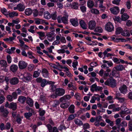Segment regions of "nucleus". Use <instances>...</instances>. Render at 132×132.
I'll return each mask as SVG.
<instances>
[{
	"instance_id": "nucleus-61",
	"label": "nucleus",
	"mask_w": 132,
	"mask_h": 132,
	"mask_svg": "<svg viewBox=\"0 0 132 132\" xmlns=\"http://www.w3.org/2000/svg\"><path fill=\"white\" fill-rule=\"evenodd\" d=\"M97 63L96 62H91L90 64V65L92 67H94L97 65Z\"/></svg>"
},
{
	"instance_id": "nucleus-44",
	"label": "nucleus",
	"mask_w": 132,
	"mask_h": 132,
	"mask_svg": "<svg viewBox=\"0 0 132 132\" xmlns=\"http://www.w3.org/2000/svg\"><path fill=\"white\" fill-rule=\"evenodd\" d=\"M34 28V26H31L30 27V29H28V31L32 33H34L35 31L33 30Z\"/></svg>"
},
{
	"instance_id": "nucleus-50",
	"label": "nucleus",
	"mask_w": 132,
	"mask_h": 132,
	"mask_svg": "<svg viewBox=\"0 0 132 132\" xmlns=\"http://www.w3.org/2000/svg\"><path fill=\"white\" fill-rule=\"evenodd\" d=\"M124 8H122L120 11V14H122L121 15V20H124Z\"/></svg>"
},
{
	"instance_id": "nucleus-63",
	"label": "nucleus",
	"mask_w": 132,
	"mask_h": 132,
	"mask_svg": "<svg viewBox=\"0 0 132 132\" xmlns=\"http://www.w3.org/2000/svg\"><path fill=\"white\" fill-rule=\"evenodd\" d=\"M25 80L27 81H29L30 80L31 78V77L30 75L27 76L26 77H24Z\"/></svg>"
},
{
	"instance_id": "nucleus-12",
	"label": "nucleus",
	"mask_w": 132,
	"mask_h": 132,
	"mask_svg": "<svg viewBox=\"0 0 132 132\" xmlns=\"http://www.w3.org/2000/svg\"><path fill=\"white\" fill-rule=\"evenodd\" d=\"M0 66L1 68H5L7 67V63L6 60H0Z\"/></svg>"
},
{
	"instance_id": "nucleus-18",
	"label": "nucleus",
	"mask_w": 132,
	"mask_h": 132,
	"mask_svg": "<svg viewBox=\"0 0 132 132\" xmlns=\"http://www.w3.org/2000/svg\"><path fill=\"white\" fill-rule=\"evenodd\" d=\"M68 15L66 14L65 16H63L61 18V20L62 22L65 24H67Z\"/></svg>"
},
{
	"instance_id": "nucleus-21",
	"label": "nucleus",
	"mask_w": 132,
	"mask_h": 132,
	"mask_svg": "<svg viewBox=\"0 0 132 132\" xmlns=\"http://www.w3.org/2000/svg\"><path fill=\"white\" fill-rule=\"evenodd\" d=\"M75 108V106L73 104L71 105L68 108L69 112L71 113H74Z\"/></svg>"
},
{
	"instance_id": "nucleus-58",
	"label": "nucleus",
	"mask_w": 132,
	"mask_h": 132,
	"mask_svg": "<svg viewBox=\"0 0 132 132\" xmlns=\"http://www.w3.org/2000/svg\"><path fill=\"white\" fill-rule=\"evenodd\" d=\"M9 113V112L6 109H4V110L3 115L5 117H6Z\"/></svg>"
},
{
	"instance_id": "nucleus-4",
	"label": "nucleus",
	"mask_w": 132,
	"mask_h": 132,
	"mask_svg": "<svg viewBox=\"0 0 132 132\" xmlns=\"http://www.w3.org/2000/svg\"><path fill=\"white\" fill-rule=\"evenodd\" d=\"M19 68L21 69H23L25 68L27 65V63L23 61H20L19 63Z\"/></svg>"
},
{
	"instance_id": "nucleus-13",
	"label": "nucleus",
	"mask_w": 132,
	"mask_h": 132,
	"mask_svg": "<svg viewBox=\"0 0 132 132\" xmlns=\"http://www.w3.org/2000/svg\"><path fill=\"white\" fill-rule=\"evenodd\" d=\"M26 103L30 107H32L33 105V100L29 97H27V98Z\"/></svg>"
},
{
	"instance_id": "nucleus-53",
	"label": "nucleus",
	"mask_w": 132,
	"mask_h": 132,
	"mask_svg": "<svg viewBox=\"0 0 132 132\" xmlns=\"http://www.w3.org/2000/svg\"><path fill=\"white\" fill-rule=\"evenodd\" d=\"M7 100L11 102L13 101V97L11 95H8L7 96Z\"/></svg>"
},
{
	"instance_id": "nucleus-23",
	"label": "nucleus",
	"mask_w": 132,
	"mask_h": 132,
	"mask_svg": "<svg viewBox=\"0 0 132 132\" xmlns=\"http://www.w3.org/2000/svg\"><path fill=\"white\" fill-rule=\"evenodd\" d=\"M16 103L12 102L10 103L9 108L12 109L14 110H15L16 109Z\"/></svg>"
},
{
	"instance_id": "nucleus-8",
	"label": "nucleus",
	"mask_w": 132,
	"mask_h": 132,
	"mask_svg": "<svg viewBox=\"0 0 132 132\" xmlns=\"http://www.w3.org/2000/svg\"><path fill=\"white\" fill-rule=\"evenodd\" d=\"M71 98V96L69 95H65L61 97L60 100L61 102L68 101V100H70Z\"/></svg>"
},
{
	"instance_id": "nucleus-22",
	"label": "nucleus",
	"mask_w": 132,
	"mask_h": 132,
	"mask_svg": "<svg viewBox=\"0 0 132 132\" xmlns=\"http://www.w3.org/2000/svg\"><path fill=\"white\" fill-rule=\"evenodd\" d=\"M32 10L30 8L26 9L25 11V14L28 16L31 15L32 14Z\"/></svg>"
},
{
	"instance_id": "nucleus-19",
	"label": "nucleus",
	"mask_w": 132,
	"mask_h": 132,
	"mask_svg": "<svg viewBox=\"0 0 132 132\" xmlns=\"http://www.w3.org/2000/svg\"><path fill=\"white\" fill-rule=\"evenodd\" d=\"M26 98L24 96H20L18 98V101L22 104H23L25 102Z\"/></svg>"
},
{
	"instance_id": "nucleus-5",
	"label": "nucleus",
	"mask_w": 132,
	"mask_h": 132,
	"mask_svg": "<svg viewBox=\"0 0 132 132\" xmlns=\"http://www.w3.org/2000/svg\"><path fill=\"white\" fill-rule=\"evenodd\" d=\"M110 10L112 13L115 15L117 14L119 12V8L118 6H115L110 8Z\"/></svg>"
},
{
	"instance_id": "nucleus-28",
	"label": "nucleus",
	"mask_w": 132,
	"mask_h": 132,
	"mask_svg": "<svg viewBox=\"0 0 132 132\" xmlns=\"http://www.w3.org/2000/svg\"><path fill=\"white\" fill-rule=\"evenodd\" d=\"M117 70L118 71L122 70L123 68V67L122 65H119L114 68Z\"/></svg>"
},
{
	"instance_id": "nucleus-42",
	"label": "nucleus",
	"mask_w": 132,
	"mask_h": 132,
	"mask_svg": "<svg viewBox=\"0 0 132 132\" xmlns=\"http://www.w3.org/2000/svg\"><path fill=\"white\" fill-rule=\"evenodd\" d=\"M130 36V33L129 30H124V36L129 37Z\"/></svg>"
},
{
	"instance_id": "nucleus-11",
	"label": "nucleus",
	"mask_w": 132,
	"mask_h": 132,
	"mask_svg": "<svg viewBox=\"0 0 132 132\" xmlns=\"http://www.w3.org/2000/svg\"><path fill=\"white\" fill-rule=\"evenodd\" d=\"M54 84V83L52 81H47L45 79H43V80L41 82V86L42 87H44L47 84Z\"/></svg>"
},
{
	"instance_id": "nucleus-34",
	"label": "nucleus",
	"mask_w": 132,
	"mask_h": 132,
	"mask_svg": "<svg viewBox=\"0 0 132 132\" xmlns=\"http://www.w3.org/2000/svg\"><path fill=\"white\" fill-rule=\"evenodd\" d=\"M78 4L77 3H73L72 7L75 9H77L78 8Z\"/></svg>"
},
{
	"instance_id": "nucleus-15",
	"label": "nucleus",
	"mask_w": 132,
	"mask_h": 132,
	"mask_svg": "<svg viewBox=\"0 0 132 132\" xmlns=\"http://www.w3.org/2000/svg\"><path fill=\"white\" fill-rule=\"evenodd\" d=\"M123 29L120 27H118L116 29V35H118L121 33V35L124 36V32H122Z\"/></svg>"
},
{
	"instance_id": "nucleus-35",
	"label": "nucleus",
	"mask_w": 132,
	"mask_h": 132,
	"mask_svg": "<svg viewBox=\"0 0 132 132\" xmlns=\"http://www.w3.org/2000/svg\"><path fill=\"white\" fill-rule=\"evenodd\" d=\"M33 13L34 17H36L38 15V11L36 9L33 10Z\"/></svg>"
},
{
	"instance_id": "nucleus-64",
	"label": "nucleus",
	"mask_w": 132,
	"mask_h": 132,
	"mask_svg": "<svg viewBox=\"0 0 132 132\" xmlns=\"http://www.w3.org/2000/svg\"><path fill=\"white\" fill-rule=\"evenodd\" d=\"M103 89V88L99 86H96V88L95 89V91H99L102 90Z\"/></svg>"
},
{
	"instance_id": "nucleus-38",
	"label": "nucleus",
	"mask_w": 132,
	"mask_h": 132,
	"mask_svg": "<svg viewBox=\"0 0 132 132\" xmlns=\"http://www.w3.org/2000/svg\"><path fill=\"white\" fill-rule=\"evenodd\" d=\"M40 74V73L39 72H38L37 71H35L34 72L33 77H34L37 78L39 76Z\"/></svg>"
},
{
	"instance_id": "nucleus-40",
	"label": "nucleus",
	"mask_w": 132,
	"mask_h": 132,
	"mask_svg": "<svg viewBox=\"0 0 132 132\" xmlns=\"http://www.w3.org/2000/svg\"><path fill=\"white\" fill-rule=\"evenodd\" d=\"M68 86L69 88H72L71 89L72 90H73V89L76 90L77 89L76 87L75 86L73 85L72 84H68Z\"/></svg>"
},
{
	"instance_id": "nucleus-27",
	"label": "nucleus",
	"mask_w": 132,
	"mask_h": 132,
	"mask_svg": "<svg viewBox=\"0 0 132 132\" xmlns=\"http://www.w3.org/2000/svg\"><path fill=\"white\" fill-rule=\"evenodd\" d=\"M94 31L96 32L101 33L103 31V30L101 27H97L94 29Z\"/></svg>"
},
{
	"instance_id": "nucleus-46",
	"label": "nucleus",
	"mask_w": 132,
	"mask_h": 132,
	"mask_svg": "<svg viewBox=\"0 0 132 132\" xmlns=\"http://www.w3.org/2000/svg\"><path fill=\"white\" fill-rule=\"evenodd\" d=\"M78 62L77 61H76L75 62H73L72 66L74 68H75V69H74V70H75L77 69L76 66L78 65Z\"/></svg>"
},
{
	"instance_id": "nucleus-51",
	"label": "nucleus",
	"mask_w": 132,
	"mask_h": 132,
	"mask_svg": "<svg viewBox=\"0 0 132 132\" xmlns=\"http://www.w3.org/2000/svg\"><path fill=\"white\" fill-rule=\"evenodd\" d=\"M38 112H39V115L40 116H43L45 112L44 110H41L40 109H39Z\"/></svg>"
},
{
	"instance_id": "nucleus-7",
	"label": "nucleus",
	"mask_w": 132,
	"mask_h": 132,
	"mask_svg": "<svg viewBox=\"0 0 132 132\" xmlns=\"http://www.w3.org/2000/svg\"><path fill=\"white\" fill-rule=\"evenodd\" d=\"M70 22L72 26L75 27H77L78 25V20L76 18L71 19Z\"/></svg>"
},
{
	"instance_id": "nucleus-6",
	"label": "nucleus",
	"mask_w": 132,
	"mask_h": 132,
	"mask_svg": "<svg viewBox=\"0 0 132 132\" xmlns=\"http://www.w3.org/2000/svg\"><path fill=\"white\" fill-rule=\"evenodd\" d=\"M19 82L18 78L16 77L13 78L10 80V82L12 85H14L17 84Z\"/></svg>"
},
{
	"instance_id": "nucleus-26",
	"label": "nucleus",
	"mask_w": 132,
	"mask_h": 132,
	"mask_svg": "<svg viewBox=\"0 0 132 132\" xmlns=\"http://www.w3.org/2000/svg\"><path fill=\"white\" fill-rule=\"evenodd\" d=\"M44 18L47 19L51 18V15L48 11H46L44 13Z\"/></svg>"
},
{
	"instance_id": "nucleus-30",
	"label": "nucleus",
	"mask_w": 132,
	"mask_h": 132,
	"mask_svg": "<svg viewBox=\"0 0 132 132\" xmlns=\"http://www.w3.org/2000/svg\"><path fill=\"white\" fill-rule=\"evenodd\" d=\"M91 13L95 14H97L99 13V11L97 9H92L91 10Z\"/></svg>"
},
{
	"instance_id": "nucleus-31",
	"label": "nucleus",
	"mask_w": 132,
	"mask_h": 132,
	"mask_svg": "<svg viewBox=\"0 0 132 132\" xmlns=\"http://www.w3.org/2000/svg\"><path fill=\"white\" fill-rule=\"evenodd\" d=\"M24 115L27 119H28L32 115L31 113L26 112L24 113Z\"/></svg>"
},
{
	"instance_id": "nucleus-20",
	"label": "nucleus",
	"mask_w": 132,
	"mask_h": 132,
	"mask_svg": "<svg viewBox=\"0 0 132 132\" xmlns=\"http://www.w3.org/2000/svg\"><path fill=\"white\" fill-rule=\"evenodd\" d=\"M18 68L17 66L16 65H12L10 67V70L13 72H14L16 71Z\"/></svg>"
},
{
	"instance_id": "nucleus-14",
	"label": "nucleus",
	"mask_w": 132,
	"mask_h": 132,
	"mask_svg": "<svg viewBox=\"0 0 132 132\" xmlns=\"http://www.w3.org/2000/svg\"><path fill=\"white\" fill-rule=\"evenodd\" d=\"M18 11L20 12H23L25 9V6L23 4L21 3H19L18 5Z\"/></svg>"
},
{
	"instance_id": "nucleus-3",
	"label": "nucleus",
	"mask_w": 132,
	"mask_h": 132,
	"mask_svg": "<svg viewBox=\"0 0 132 132\" xmlns=\"http://www.w3.org/2000/svg\"><path fill=\"white\" fill-rule=\"evenodd\" d=\"M65 93L64 89L62 88H57L56 89L55 93L58 96L63 95Z\"/></svg>"
},
{
	"instance_id": "nucleus-39",
	"label": "nucleus",
	"mask_w": 132,
	"mask_h": 132,
	"mask_svg": "<svg viewBox=\"0 0 132 132\" xmlns=\"http://www.w3.org/2000/svg\"><path fill=\"white\" fill-rule=\"evenodd\" d=\"M8 63H10L12 62V58L10 55H8L6 57Z\"/></svg>"
},
{
	"instance_id": "nucleus-43",
	"label": "nucleus",
	"mask_w": 132,
	"mask_h": 132,
	"mask_svg": "<svg viewBox=\"0 0 132 132\" xmlns=\"http://www.w3.org/2000/svg\"><path fill=\"white\" fill-rule=\"evenodd\" d=\"M88 75L89 77H90V75L92 77H95L96 76V74L94 72H93L89 73L88 74Z\"/></svg>"
},
{
	"instance_id": "nucleus-49",
	"label": "nucleus",
	"mask_w": 132,
	"mask_h": 132,
	"mask_svg": "<svg viewBox=\"0 0 132 132\" xmlns=\"http://www.w3.org/2000/svg\"><path fill=\"white\" fill-rule=\"evenodd\" d=\"M28 54V57H29L31 59H35V57L33 56L32 55V52H30L29 51L27 53Z\"/></svg>"
},
{
	"instance_id": "nucleus-57",
	"label": "nucleus",
	"mask_w": 132,
	"mask_h": 132,
	"mask_svg": "<svg viewBox=\"0 0 132 132\" xmlns=\"http://www.w3.org/2000/svg\"><path fill=\"white\" fill-rule=\"evenodd\" d=\"M121 0H114L112 2V3L113 4H115L118 5L119 4V2Z\"/></svg>"
},
{
	"instance_id": "nucleus-47",
	"label": "nucleus",
	"mask_w": 132,
	"mask_h": 132,
	"mask_svg": "<svg viewBox=\"0 0 132 132\" xmlns=\"http://www.w3.org/2000/svg\"><path fill=\"white\" fill-rule=\"evenodd\" d=\"M80 9L82 12H85L86 11V7L84 6H81L80 7Z\"/></svg>"
},
{
	"instance_id": "nucleus-10",
	"label": "nucleus",
	"mask_w": 132,
	"mask_h": 132,
	"mask_svg": "<svg viewBox=\"0 0 132 132\" xmlns=\"http://www.w3.org/2000/svg\"><path fill=\"white\" fill-rule=\"evenodd\" d=\"M96 23L93 20L90 21L89 23V28L90 30H93L95 27Z\"/></svg>"
},
{
	"instance_id": "nucleus-16",
	"label": "nucleus",
	"mask_w": 132,
	"mask_h": 132,
	"mask_svg": "<svg viewBox=\"0 0 132 132\" xmlns=\"http://www.w3.org/2000/svg\"><path fill=\"white\" fill-rule=\"evenodd\" d=\"M74 121L75 124L78 126H80L83 125L82 121L79 119H75L74 120Z\"/></svg>"
},
{
	"instance_id": "nucleus-32",
	"label": "nucleus",
	"mask_w": 132,
	"mask_h": 132,
	"mask_svg": "<svg viewBox=\"0 0 132 132\" xmlns=\"http://www.w3.org/2000/svg\"><path fill=\"white\" fill-rule=\"evenodd\" d=\"M75 118L74 115L73 114H71L70 115L68 118L67 119V121H70L71 120L74 119Z\"/></svg>"
},
{
	"instance_id": "nucleus-55",
	"label": "nucleus",
	"mask_w": 132,
	"mask_h": 132,
	"mask_svg": "<svg viewBox=\"0 0 132 132\" xmlns=\"http://www.w3.org/2000/svg\"><path fill=\"white\" fill-rule=\"evenodd\" d=\"M130 113V111L129 110L126 108H125L124 107V114H127Z\"/></svg>"
},
{
	"instance_id": "nucleus-54",
	"label": "nucleus",
	"mask_w": 132,
	"mask_h": 132,
	"mask_svg": "<svg viewBox=\"0 0 132 132\" xmlns=\"http://www.w3.org/2000/svg\"><path fill=\"white\" fill-rule=\"evenodd\" d=\"M52 84V85L51 86V89L52 91V92H54L55 91V90H56V87L55 86L52 85L53 84Z\"/></svg>"
},
{
	"instance_id": "nucleus-41",
	"label": "nucleus",
	"mask_w": 132,
	"mask_h": 132,
	"mask_svg": "<svg viewBox=\"0 0 132 132\" xmlns=\"http://www.w3.org/2000/svg\"><path fill=\"white\" fill-rule=\"evenodd\" d=\"M132 24V22L130 20H127L126 21V25L127 27L131 26Z\"/></svg>"
},
{
	"instance_id": "nucleus-2",
	"label": "nucleus",
	"mask_w": 132,
	"mask_h": 132,
	"mask_svg": "<svg viewBox=\"0 0 132 132\" xmlns=\"http://www.w3.org/2000/svg\"><path fill=\"white\" fill-rule=\"evenodd\" d=\"M105 29L108 32H111L114 30V27L112 23L109 22L106 24Z\"/></svg>"
},
{
	"instance_id": "nucleus-29",
	"label": "nucleus",
	"mask_w": 132,
	"mask_h": 132,
	"mask_svg": "<svg viewBox=\"0 0 132 132\" xmlns=\"http://www.w3.org/2000/svg\"><path fill=\"white\" fill-rule=\"evenodd\" d=\"M56 13V12H55L52 13L51 15V18H52L53 20H56L57 16Z\"/></svg>"
},
{
	"instance_id": "nucleus-1",
	"label": "nucleus",
	"mask_w": 132,
	"mask_h": 132,
	"mask_svg": "<svg viewBox=\"0 0 132 132\" xmlns=\"http://www.w3.org/2000/svg\"><path fill=\"white\" fill-rule=\"evenodd\" d=\"M105 85L110 86L112 87H115L117 85L116 80L113 78L108 79L105 82Z\"/></svg>"
},
{
	"instance_id": "nucleus-24",
	"label": "nucleus",
	"mask_w": 132,
	"mask_h": 132,
	"mask_svg": "<svg viewBox=\"0 0 132 132\" xmlns=\"http://www.w3.org/2000/svg\"><path fill=\"white\" fill-rule=\"evenodd\" d=\"M8 15L11 18H13L15 16H17L18 15V13L15 11L11 12L9 13Z\"/></svg>"
},
{
	"instance_id": "nucleus-45",
	"label": "nucleus",
	"mask_w": 132,
	"mask_h": 132,
	"mask_svg": "<svg viewBox=\"0 0 132 132\" xmlns=\"http://www.w3.org/2000/svg\"><path fill=\"white\" fill-rule=\"evenodd\" d=\"M82 126H83V129L85 130L89 128V125L88 123H86L84 124H83Z\"/></svg>"
},
{
	"instance_id": "nucleus-36",
	"label": "nucleus",
	"mask_w": 132,
	"mask_h": 132,
	"mask_svg": "<svg viewBox=\"0 0 132 132\" xmlns=\"http://www.w3.org/2000/svg\"><path fill=\"white\" fill-rule=\"evenodd\" d=\"M103 3H100L99 8L101 10L103 11H104L106 9V7L105 6H103Z\"/></svg>"
},
{
	"instance_id": "nucleus-56",
	"label": "nucleus",
	"mask_w": 132,
	"mask_h": 132,
	"mask_svg": "<svg viewBox=\"0 0 132 132\" xmlns=\"http://www.w3.org/2000/svg\"><path fill=\"white\" fill-rule=\"evenodd\" d=\"M126 5L127 9H130L131 7V4L129 0L127 2Z\"/></svg>"
},
{
	"instance_id": "nucleus-60",
	"label": "nucleus",
	"mask_w": 132,
	"mask_h": 132,
	"mask_svg": "<svg viewBox=\"0 0 132 132\" xmlns=\"http://www.w3.org/2000/svg\"><path fill=\"white\" fill-rule=\"evenodd\" d=\"M5 99V97L3 96L0 97V104L2 103Z\"/></svg>"
},
{
	"instance_id": "nucleus-52",
	"label": "nucleus",
	"mask_w": 132,
	"mask_h": 132,
	"mask_svg": "<svg viewBox=\"0 0 132 132\" xmlns=\"http://www.w3.org/2000/svg\"><path fill=\"white\" fill-rule=\"evenodd\" d=\"M102 117L100 116H98L96 117L95 118V120L96 122H99L102 120Z\"/></svg>"
},
{
	"instance_id": "nucleus-59",
	"label": "nucleus",
	"mask_w": 132,
	"mask_h": 132,
	"mask_svg": "<svg viewBox=\"0 0 132 132\" xmlns=\"http://www.w3.org/2000/svg\"><path fill=\"white\" fill-rule=\"evenodd\" d=\"M121 119L120 118H118L117 119L116 121V123L117 126H119V124L121 122Z\"/></svg>"
},
{
	"instance_id": "nucleus-25",
	"label": "nucleus",
	"mask_w": 132,
	"mask_h": 132,
	"mask_svg": "<svg viewBox=\"0 0 132 132\" xmlns=\"http://www.w3.org/2000/svg\"><path fill=\"white\" fill-rule=\"evenodd\" d=\"M87 5L88 7L89 8H93L94 5L93 2L90 0L87 1Z\"/></svg>"
},
{
	"instance_id": "nucleus-17",
	"label": "nucleus",
	"mask_w": 132,
	"mask_h": 132,
	"mask_svg": "<svg viewBox=\"0 0 132 132\" xmlns=\"http://www.w3.org/2000/svg\"><path fill=\"white\" fill-rule=\"evenodd\" d=\"M79 24L81 27L83 29H86L87 26L85 21L83 20H81L80 21Z\"/></svg>"
},
{
	"instance_id": "nucleus-62",
	"label": "nucleus",
	"mask_w": 132,
	"mask_h": 132,
	"mask_svg": "<svg viewBox=\"0 0 132 132\" xmlns=\"http://www.w3.org/2000/svg\"><path fill=\"white\" fill-rule=\"evenodd\" d=\"M35 23L36 24H39L40 23V22L39 21V20H41V19L37 18H35Z\"/></svg>"
},
{
	"instance_id": "nucleus-48",
	"label": "nucleus",
	"mask_w": 132,
	"mask_h": 132,
	"mask_svg": "<svg viewBox=\"0 0 132 132\" xmlns=\"http://www.w3.org/2000/svg\"><path fill=\"white\" fill-rule=\"evenodd\" d=\"M44 10L43 8H41L40 9V11L38 12V15L39 16H42L44 11Z\"/></svg>"
},
{
	"instance_id": "nucleus-9",
	"label": "nucleus",
	"mask_w": 132,
	"mask_h": 132,
	"mask_svg": "<svg viewBox=\"0 0 132 132\" xmlns=\"http://www.w3.org/2000/svg\"><path fill=\"white\" fill-rule=\"evenodd\" d=\"M62 103L60 104V107L63 109L67 108L70 105V103L69 101L61 102Z\"/></svg>"
},
{
	"instance_id": "nucleus-33",
	"label": "nucleus",
	"mask_w": 132,
	"mask_h": 132,
	"mask_svg": "<svg viewBox=\"0 0 132 132\" xmlns=\"http://www.w3.org/2000/svg\"><path fill=\"white\" fill-rule=\"evenodd\" d=\"M114 20L115 21H117L118 22L120 23L121 21V18H120V17L119 16H116L114 18Z\"/></svg>"
},
{
	"instance_id": "nucleus-37",
	"label": "nucleus",
	"mask_w": 132,
	"mask_h": 132,
	"mask_svg": "<svg viewBox=\"0 0 132 132\" xmlns=\"http://www.w3.org/2000/svg\"><path fill=\"white\" fill-rule=\"evenodd\" d=\"M1 11L2 13L5 16H7L8 14H6L7 12V10L5 8H3L1 9Z\"/></svg>"
}]
</instances>
